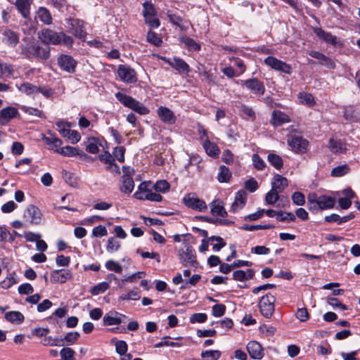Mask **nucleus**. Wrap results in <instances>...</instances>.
<instances>
[{"instance_id":"obj_1","label":"nucleus","mask_w":360,"mask_h":360,"mask_svg":"<svg viewBox=\"0 0 360 360\" xmlns=\"http://www.w3.org/2000/svg\"><path fill=\"white\" fill-rule=\"evenodd\" d=\"M49 46H41L34 37H24L18 46L16 52L23 58L32 60H46L50 57Z\"/></svg>"},{"instance_id":"obj_2","label":"nucleus","mask_w":360,"mask_h":360,"mask_svg":"<svg viewBox=\"0 0 360 360\" xmlns=\"http://www.w3.org/2000/svg\"><path fill=\"white\" fill-rule=\"evenodd\" d=\"M38 38L47 46L49 44L58 45L61 44L71 46L73 44L72 38L63 32H57L49 28H44L39 31Z\"/></svg>"},{"instance_id":"obj_3","label":"nucleus","mask_w":360,"mask_h":360,"mask_svg":"<svg viewBox=\"0 0 360 360\" xmlns=\"http://www.w3.org/2000/svg\"><path fill=\"white\" fill-rule=\"evenodd\" d=\"M116 98L125 107H127L136 112L145 115L149 113V110L143 104L135 98L122 92L115 94Z\"/></svg>"},{"instance_id":"obj_4","label":"nucleus","mask_w":360,"mask_h":360,"mask_svg":"<svg viewBox=\"0 0 360 360\" xmlns=\"http://www.w3.org/2000/svg\"><path fill=\"white\" fill-rule=\"evenodd\" d=\"M178 253L181 263L184 266L198 267V262L196 259V253L192 245L188 243H184V246L179 250Z\"/></svg>"},{"instance_id":"obj_5","label":"nucleus","mask_w":360,"mask_h":360,"mask_svg":"<svg viewBox=\"0 0 360 360\" xmlns=\"http://www.w3.org/2000/svg\"><path fill=\"white\" fill-rule=\"evenodd\" d=\"M276 297L271 293L262 296L259 302V308L262 315L270 318L274 311Z\"/></svg>"},{"instance_id":"obj_6","label":"nucleus","mask_w":360,"mask_h":360,"mask_svg":"<svg viewBox=\"0 0 360 360\" xmlns=\"http://www.w3.org/2000/svg\"><path fill=\"white\" fill-rule=\"evenodd\" d=\"M123 175L122 176V186L120 189L121 192L129 195L134 188V181L133 175L134 174V169L129 167H122Z\"/></svg>"},{"instance_id":"obj_7","label":"nucleus","mask_w":360,"mask_h":360,"mask_svg":"<svg viewBox=\"0 0 360 360\" xmlns=\"http://www.w3.org/2000/svg\"><path fill=\"white\" fill-rule=\"evenodd\" d=\"M183 201L187 207L198 212H204L207 209L205 202L198 198L194 193L186 194Z\"/></svg>"},{"instance_id":"obj_8","label":"nucleus","mask_w":360,"mask_h":360,"mask_svg":"<svg viewBox=\"0 0 360 360\" xmlns=\"http://www.w3.org/2000/svg\"><path fill=\"white\" fill-rule=\"evenodd\" d=\"M117 73L120 80L127 84H134L138 79L136 71L127 65H118Z\"/></svg>"},{"instance_id":"obj_9","label":"nucleus","mask_w":360,"mask_h":360,"mask_svg":"<svg viewBox=\"0 0 360 360\" xmlns=\"http://www.w3.org/2000/svg\"><path fill=\"white\" fill-rule=\"evenodd\" d=\"M288 143L296 153H304L307 151L309 141L298 135H293L288 139Z\"/></svg>"},{"instance_id":"obj_10","label":"nucleus","mask_w":360,"mask_h":360,"mask_svg":"<svg viewBox=\"0 0 360 360\" xmlns=\"http://www.w3.org/2000/svg\"><path fill=\"white\" fill-rule=\"evenodd\" d=\"M69 22L68 32L75 37L84 40L87 34L85 30V22L77 18L70 19Z\"/></svg>"},{"instance_id":"obj_11","label":"nucleus","mask_w":360,"mask_h":360,"mask_svg":"<svg viewBox=\"0 0 360 360\" xmlns=\"http://www.w3.org/2000/svg\"><path fill=\"white\" fill-rule=\"evenodd\" d=\"M23 218L26 222L38 225L42 221V214L40 210L34 205H30L25 210Z\"/></svg>"},{"instance_id":"obj_12","label":"nucleus","mask_w":360,"mask_h":360,"mask_svg":"<svg viewBox=\"0 0 360 360\" xmlns=\"http://www.w3.org/2000/svg\"><path fill=\"white\" fill-rule=\"evenodd\" d=\"M143 15L145 18V22L152 28H158L160 23L159 20L155 18V11L151 4L147 2L143 4Z\"/></svg>"},{"instance_id":"obj_13","label":"nucleus","mask_w":360,"mask_h":360,"mask_svg":"<svg viewBox=\"0 0 360 360\" xmlns=\"http://www.w3.org/2000/svg\"><path fill=\"white\" fill-rule=\"evenodd\" d=\"M264 63L276 71H280L288 75L292 72V68L290 65L278 60L275 57L268 56L264 59Z\"/></svg>"},{"instance_id":"obj_14","label":"nucleus","mask_w":360,"mask_h":360,"mask_svg":"<svg viewBox=\"0 0 360 360\" xmlns=\"http://www.w3.org/2000/svg\"><path fill=\"white\" fill-rule=\"evenodd\" d=\"M161 59L174 68L180 74L188 75L191 71L188 64L180 58L174 57L173 59H170L166 57H162Z\"/></svg>"},{"instance_id":"obj_15","label":"nucleus","mask_w":360,"mask_h":360,"mask_svg":"<svg viewBox=\"0 0 360 360\" xmlns=\"http://www.w3.org/2000/svg\"><path fill=\"white\" fill-rule=\"evenodd\" d=\"M57 62L61 70L68 73L75 72L77 62L71 56L63 54L58 58Z\"/></svg>"},{"instance_id":"obj_16","label":"nucleus","mask_w":360,"mask_h":360,"mask_svg":"<svg viewBox=\"0 0 360 360\" xmlns=\"http://www.w3.org/2000/svg\"><path fill=\"white\" fill-rule=\"evenodd\" d=\"M242 84L254 94L262 96L265 92L264 83L257 78L243 80Z\"/></svg>"},{"instance_id":"obj_17","label":"nucleus","mask_w":360,"mask_h":360,"mask_svg":"<svg viewBox=\"0 0 360 360\" xmlns=\"http://www.w3.org/2000/svg\"><path fill=\"white\" fill-rule=\"evenodd\" d=\"M72 278V273L68 269L53 270L50 275L52 283H64Z\"/></svg>"},{"instance_id":"obj_18","label":"nucleus","mask_w":360,"mask_h":360,"mask_svg":"<svg viewBox=\"0 0 360 360\" xmlns=\"http://www.w3.org/2000/svg\"><path fill=\"white\" fill-rule=\"evenodd\" d=\"M309 56L311 57L316 58L319 60L320 65L326 67L328 69H335V61L326 56V55L320 53L317 51H310L308 52Z\"/></svg>"},{"instance_id":"obj_19","label":"nucleus","mask_w":360,"mask_h":360,"mask_svg":"<svg viewBox=\"0 0 360 360\" xmlns=\"http://www.w3.org/2000/svg\"><path fill=\"white\" fill-rule=\"evenodd\" d=\"M126 318V316L116 311H110L105 314L103 318L104 326H114L119 325L122 322V319Z\"/></svg>"},{"instance_id":"obj_20","label":"nucleus","mask_w":360,"mask_h":360,"mask_svg":"<svg viewBox=\"0 0 360 360\" xmlns=\"http://www.w3.org/2000/svg\"><path fill=\"white\" fill-rule=\"evenodd\" d=\"M34 0H15L13 4L21 16L27 19L30 16L31 5Z\"/></svg>"},{"instance_id":"obj_21","label":"nucleus","mask_w":360,"mask_h":360,"mask_svg":"<svg viewBox=\"0 0 360 360\" xmlns=\"http://www.w3.org/2000/svg\"><path fill=\"white\" fill-rule=\"evenodd\" d=\"M18 115L19 112L16 108L12 106L4 108L0 111V124L4 125Z\"/></svg>"},{"instance_id":"obj_22","label":"nucleus","mask_w":360,"mask_h":360,"mask_svg":"<svg viewBox=\"0 0 360 360\" xmlns=\"http://www.w3.org/2000/svg\"><path fill=\"white\" fill-rule=\"evenodd\" d=\"M2 42L10 48H15L19 43V35L11 30H6L2 33Z\"/></svg>"},{"instance_id":"obj_23","label":"nucleus","mask_w":360,"mask_h":360,"mask_svg":"<svg viewBox=\"0 0 360 360\" xmlns=\"http://www.w3.org/2000/svg\"><path fill=\"white\" fill-rule=\"evenodd\" d=\"M157 113L160 119L165 124H173L176 122V118L174 113L168 108L160 106Z\"/></svg>"},{"instance_id":"obj_24","label":"nucleus","mask_w":360,"mask_h":360,"mask_svg":"<svg viewBox=\"0 0 360 360\" xmlns=\"http://www.w3.org/2000/svg\"><path fill=\"white\" fill-rule=\"evenodd\" d=\"M247 193L243 189L239 190L235 196L234 202L231 205V211L236 212L241 210L247 202Z\"/></svg>"},{"instance_id":"obj_25","label":"nucleus","mask_w":360,"mask_h":360,"mask_svg":"<svg viewBox=\"0 0 360 360\" xmlns=\"http://www.w3.org/2000/svg\"><path fill=\"white\" fill-rule=\"evenodd\" d=\"M247 350L251 358L261 359L263 357V349L261 345L257 341H250L247 345Z\"/></svg>"},{"instance_id":"obj_26","label":"nucleus","mask_w":360,"mask_h":360,"mask_svg":"<svg viewBox=\"0 0 360 360\" xmlns=\"http://www.w3.org/2000/svg\"><path fill=\"white\" fill-rule=\"evenodd\" d=\"M290 122V118L288 115L280 111L274 110L271 114V124L274 127H279L285 123Z\"/></svg>"},{"instance_id":"obj_27","label":"nucleus","mask_w":360,"mask_h":360,"mask_svg":"<svg viewBox=\"0 0 360 360\" xmlns=\"http://www.w3.org/2000/svg\"><path fill=\"white\" fill-rule=\"evenodd\" d=\"M288 179L280 174H276L271 182V188L279 193L283 192L288 186Z\"/></svg>"},{"instance_id":"obj_28","label":"nucleus","mask_w":360,"mask_h":360,"mask_svg":"<svg viewBox=\"0 0 360 360\" xmlns=\"http://www.w3.org/2000/svg\"><path fill=\"white\" fill-rule=\"evenodd\" d=\"M316 204L321 210L332 209L335 206V199L326 195H321L319 196Z\"/></svg>"},{"instance_id":"obj_29","label":"nucleus","mask_w":360,"mask_h":360,"mask_svg":"<svg viewBox=\"0 0 360 360\" xmlns=\"http://www.w3.org/2000/svg\"><path fill=\"white\" fill-rule=\"evenodd\" d=\"M56 152L67 157H74L75 155L85 157L86 155L82 150H80L79 148L69 146L60 148V149H57L56 150Z\"/></svg>"},{"instance_id":"obj_30","label":"nucleus","mask_w":360,"mask_h":360,"mask_svg":"<svg viewBox=\"0 0 360 360\" xmlns=\"http://www.w3.org/2000/svg\"><path fill=\"white\" fill-rule=\"evenodd\" d=\"M314 32L316 35L324 41L335 45L337 44L336 37L330 32H326L320 27L314 28Z\"/></svg>"},{"instance_id":"obj_31","label":"nucleus","mask_w":360,"mask_h":360,"mask_svg":"<svg viewBox=\"0 0 360 360\" xmlns=\"http://www.w3.org/2000/svg\"><path fill=\"white\" fill-rule=\"evenodd\" d=\"M328 147L333 153H344L347 150L346 144L340 139H330Z\"/></svg>"},{"instance_id":"obj_32","label":"nucleus","mask_w":360,"mask_h":360,"mask_svg":"<svg viewBox=\"0 0 360 360\" xmlns=\"http://www.w3.org/2000/svg\"><path fill=\"white\" fill-rule=\"evenodd\" d=\"M150 184V182L147 181L141 183L138 186L137 191L134 193V197L138 200H144V195L150 192L149 188Z\"/></svg>"},{"instance_id":"obj_33","label":"nucleus","mask_w":360,"mask_h":360,"mask_svg":"<svg viewBox=\"0 0 360 360\" xmlns=\"http://www.w3.org/2000/svg\"><path fill=\"white\" fill-rule=\"evenodd\" d=\"M5 319L12 323L20 324L23 322L25 317L18 311H11L6 313Z\"/></svg>"},{"instance_id":"obj_34","label":"nucleus","mask_w":360,"mask_h":360,"mask_svg":"<svg viewBox=\"0 0 360 360\" xmlns=\"http://www.w3.org/2000/svg\"><path fill=\"white\" fill-rule=\"evenodd\" d=\"M202 146L208 155L211 157H216L219 155V147L216 143L211 142L209 139H205Z\"/></svg>"},{"instance_id":"obj_35","label":"nucleus","mask_w":360,"mask_h":360,"mask_svg":"<svg viewBox=\"0 0 360 360\" xmlns=\"http://www.w3.org/2000/svg\"><path fill=\"white\" fill-rule=\"evenodd\" d=\"M16 86L20 91L28 96L37 94L39 89L37 86L29 82H23L20 85L17 84Z\"/></svg>"},{"instance_id":"obj_36","label":"nucleus","mask_w":360,"mask_h":360,"mask_svg":"<svg viewBox=\"0 0 360 360\" xmlns=\"http://www.w3.org/2000/svg\"><path fill=\"white\" fill-rule=\"evenodd\" d=\"M37 18L45 25H51L52 23V16L50 11L44 8L39 7L37 13Z\"/></svg>"},{"instance_id":"obj_37","label":"nucleus","mask_w":360,"mask_h":360,"mask_svg":"<svg viewBox=\"0 0 360 360\" xmlns=\"http://www.w3.org/2000/svg\"><path fill=\"white\" fill-rule=\"evenodd\" d=\"M42 140L50 146L51 149H55V150L58 149L63 144V141L52 134H51V136L43 135Z\"/></svg>"},{"instance_id":"obj_38","label":"nucleus","mask_w":360,"mask_h":360,"mask_svg":"<svg viewBox=\"0 0 360 360\" xmlns=\"http://www.w3.org/2000/svg\"><path fill=\"white\" fill-rule=\"evenodd\" d=\"M61 136L69 139L72 144L77 143L81 139V135L77 131L70 129L62 130Z\"/></svg>"},{"instance_id":"obj_39","label":"nucleus","mask_w":360,"mask_h":360,"mask_svg":"<svg viewBox=\"0 0 360 360\" xmlns=\"http://www.w3.org/2000/svg\"><path fill=\"white\" fill-rule=\"evenodd\" d=\"M211 213L214 216H220L225 217L227 216V212L225 210L221 202L213 201L210 203Z\"/></svg>"},{"instance_id":"obj_40","label":"nucleus","mask_w":360,"mask_h":360,"mask_svg":"<svg viewBox=\"0 0 360 360\" xmlns=\"http://www.w3.org/2000/svg\"><path fill=\"white\" fill-rule=\"evenodd\" d=\"M99 146H101V143L98 139L95 137H90L86 141V150L89 153L96 154L99 150Z\"/></svg>"},{"instance_id":"obj_41","label":"nucleus","mask_w":360,"mask_h":360,"mask_svg":"<svg viewBox=\"0 0 360 360\" xmlns=\"http://www.w3.org/2000/svg\"><path fill=\"white\" fill-rule=\"evenodd\" d=\"M300 102L309 107H312L315 105V100L311 94L307 92H300L297 95Z\"/></svg>"},{"instance_id":"obj_42","label":"nucleus","mask_w":360,"mask_h":360,"mask_svg":"<svg viewBox=\"0 0 360 360\" xmlns=\"http://www.w3.org/2000/svg\"><path fill=\"white\" fill-rule=\"evenodd\" d=\"M180 41L183 43L189 51H198L200 50V45L194 39L188 37H182Z\"/></svg>"},{"instance_id":"obj_43","label":"nucleus","mask_w":360,"mask_h":360,"mask_svg":"<svg viewBox=\"0 0 360 360\" xmlns=\"http://www.w3.org/2000/svg\"><path fill=\"white\" fill-rule=\"evenodd\" d=\"M166 15L171 23L178 26L181 30H184L183 25H181V23L184 21L182 17H181L179 15H178L172 10H167L166 12Z\"/></svg>"},{"instance_id":"obj_44","label":"nucleus","mask_w":360,"mask_h":360,"mask_svg":"<svg viewBox=\"0 0 360 360\" xmlns=\"http://www.w3.org/2000/svg\"><path fill=\"white\" fill-rule=\"evenodd\" d=\"M231 175L232 174L229 169L224 165H221L219 167L217 179L220 183H226L229 181L231 178Z\"/></svg>"},{"instance_id":"obj_45","label":"nucleus","mask_w":360,"mask_h":360,"mask_svg":"<svg viewBox=\"0 0 360 360\" xmlns=\"http://www.w3.org/2000/svg\"><path fill=\"white\" fill-rule=\"evenodd\" d=\"M267 160L276 169H281L283 167V161L280 155L275 153H269L267 156Z\"/></svg>"},{"instance_id":"obj_46","label":"nucleus","mask_w":360,"mask_h":360,"mask_svg":"<svg viewBox=\"0 0 360 360\" xmlns=\"http://www.w3.org/2000/svg\"><path fill=\"white\" fill-rule=\"evenodd\" d=\"M221 354V353L219 350H205L202 352L200 356L204 360H218Z\"/></svg>"},{"instance_id":"obj_47","label":"nucleus","mask_w":360,"mask_h":360,"mask_svg":"<svg viewBox=\"0 0 360 360\" xmlns=\"http://www.w3.org/2000/svg\"><path fill=\"white\" fill-rule=\"evenodd\" d=\"M295 215L289 212L279 211L276 217L277 221L282 222H292L295 221Z\"/></svg>"},{"instance_id":"obj_48","label":"nucleus","mask_w":360,"mask_h":360,"mask_svg":"<svg viewBox=\"0 0 360 360\" xmlns=\"http://www.w3.org/2000/svg\"><path fill=\"white\" fill-rule=\"evenodd\" d=\"M141 298V292L138 288H135L129 291L128 293L122 295L120 300H139Z\"/></svg>"},{"instance_id":"obj_49","label":"nucleus","mask_w":360,"mask_h":360,"mask_svg":"<svg viewBox=\"0 0 360 360\" xmlns=\"http://www.w3.org/2000/svg\"><path fill=\"white\" fill-rule=\"evenodd\" d=\"M349 170V167L347 165H339L332 169L331 176L340 177L348 174Z\"/></svg>"},{"instance_id":"obj_50","label":"nucleus","mask_w":360,"mask_h":360,"mask_svg":"<svg viewBox=\"0 0 360 360\" xmlns=\"http://www.w3.org/2000/svg\"><path fill=\"white\" fill-rule=\"evenodd\" d=\"M240 112L243 118L248 120H255V113L253 109L251 107L247 106L245 105H242L240 106Z\"/></svg>"},{"instance_id":"obj_51","label":"nucleus","mask_w":360,"mask_h":360,"mask_svg":"<svg viewBox=\"0 0 360 360\" xmlns=\"http://www.w3.org/2000/svg\"><path fill=\"white\" fill-rule=\"evenodd\" d=\"M63 342V338H52L51 336H46L41 340V343L45 346H62Z\"/></svg>"},{"instance_id":"obj_52","label":"nucleus","mask_w":360,"mask_h":360,"mask_svg":"<svg viewBox=\"0 0 360 360\" xmlns=\"http://www.w3.org/2000/svg\"><path fill=\"white\" fill-rule=\"evenodd\" d=\"M275 227L273 224H258V225H249L244 224L242 226V229L248 231H253L255 230H261V229H271Z\"/></svg>"},{"instance_id":"obj_53","label":"nucleus","mask_w":360,"mask_h":360,"mask_svg":"<svg viewBox=\"0 0 360 360\" xmlns=\"http://www.w3.org/2000/svg\"><path fill=\"white\" fill-rule=\"evenodd\" d=\"M15 72L14 67L11 64L1 63L0 66V76L5 75L6 77H11Z\"/></svg>"},{"instance_id":"obj_54","label":"nucleus","mask_w":360,"mask_h":360,"mask_svg":"<svg viewBox=\"0 0 360 360\" xmlns=\"http://www.w3.org/2000/svg\"><path fill=\"white\" fill-rule=\"evenodd\" d=\"M153 189L156 192L166 193L169 190V184L165 180L158 181L153 186Z\"/></svg>"},{"instance_id":"obj_55","label":"nucleus","mask_w":360,"mask_h":360,"mask_svg":"<svg viewBox=\"0 0 360 360\" xmlns=\"http://www.w3.org/2000/svg\"><path fill=\"white\" fill-rule=\"evenodd\" d=\"M279 199V193L271 188L265 196V201L268 205L275 204Z\"/></svg>"},{"instance_id":"obj_56","label":"nucleus","mask_w":360,"mask_h":360,"mask_svg":"<svg viewBox=\"0 0 360 360\" xmlns=\"http://www.w3.org/2000/svg\"><path fill=\"white\" fill-rule=\"evenodd\" d=\"M109 287L110 285L107 282H102L94 286L90 292L93 295H97L106 291Z\"/></svg>"},{"instance_id":"obj_57","label":"nucleus","mask_w":360,"mask_h":360,"mask_svg":"<svg viewBox=\"0 0 360 360\" xmlns=\"http://www.w3.org/2000/svg\"><path fill=\"white\" fill-rule=\"evenodd\" d=\"M252 160L253 166L257 170H263L265 168L266 163L257 153L252 155Z\"/></svg>"},{"instance_id":"obj_58","label":"nucleus","mask_w":360,"mask_h":360,"mask_svg":"<svg viewBox=\"0 0 360 360\" xmlns=\"http://www.w3.org/2000/svg\"><path fill=\"white\" fill-rule=\"evenodd\" d=\"M120 247V243L118 240H115L114 237H110L108 240L106 250L108 252H113L117 251Z\"/></svg>"},{"instance_id":"obj_59","label":"nucleus","mask_w":360,"mask_h":360,"mask_svg":"<svg viewBox=\"0 0 360 360\" xmlns=\"http://www.w3.org/2000/svg\"><path fill=\"white\" fill-rule=\"evenodd\" d=\"M60 354L63 360H76L74 356L75 351L70 347L63 348Z\"/></svg>"},{"instance_id":"obj_60","label":"nucleus","mask_w":360,"mask_h":360,"mask_svg":"<svg viewBox=\"0 0 360 360\" xmlns=\"http://www.w3.org/2000/svg\"><path fill=\"white\" fill-rule=\"evenodd\" d=\"M292 202L297 206L304 205L306 202L304 195L300 191H295L292 193Z\"/></svg>"},{"instance_id":"obj_61","label":"nucleus","mask_w":360,"mask_h":360,"mask_svg":"<svg viewBox=\"0 0 360 360\" xmlns=\"http://www.w3.org/2000/svg\"><path fill=\"white\" fill-rule=\"evenodd\" d=\"M147 41L149 43H150L155 46H160L161 44L162 43V39H160V37H159L158 34L154 32H152V31H149L148 32Z\"/></svg>"},{"instance_id":"obj_62","label":"nucleus","mask_w":360,"mask_h":360,"mask_svg":"<svg viewBox=\"0 0 360 360\" xmlns=\"http://www.w3.org/2000/svg\"><path fill=\"white\" fill-rule=\"evenodd\" d=\"M107 269L113 271L117 274H120L122 271V266L117 262L114 260H108L105 264Z\"/></svg>"},{"instance_id":"obj_63","label":"nucleus","mask_w":360,"mask_h":360,"mask_svg":"<svg viewBox=\"0 0 360 360\" xmlns=\"http://www.w3.org/2000/svg\"><path fill=\"white\" fill-rule=\"evenodd\" d=\"M116 352L120 356L124 355L127 352L128 346L125 341L117 340L115 342Z\"/></svg>"},{"instance_id":"obj_64","label":"nucleus","mask_w":360,"mask_h":360,"mask_svg":"<svg viewBox=\"0 0 360 360\" xmlns=\"http://www.w3.org/2000/svg\"><path fill=\"white\" fill-rule=\"evenodd\" d=\"M296 318L302 322H305L309 319V314L307 308H299L295 313Z\"/></svg>"}]
</instances>
